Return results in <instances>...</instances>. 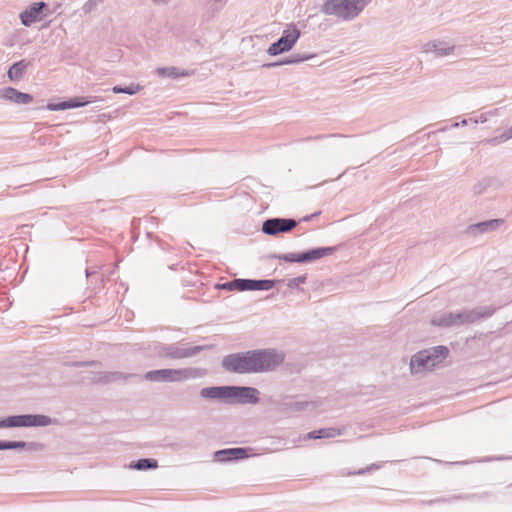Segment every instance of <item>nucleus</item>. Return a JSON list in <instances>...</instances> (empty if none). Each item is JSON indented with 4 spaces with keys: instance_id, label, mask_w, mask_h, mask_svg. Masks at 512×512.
<instances>
[{
    "instance_id": "31",
    "label": "nucleus",
    "mask_w": 512,
    "mask_h": 512,
    "mask_svg": "<svg viewBox=\"0 0 512 512\" xmlns=\"http://www.w3.org/2000/svg\"><path fill=\"white\" fill-rule=\"evenodd\" d=\"M154 4L156 5H165L167 4L170 0H151Z\"/></svg>"
},
{
    "instance_id": "29",
    "label": "nucleus",
    "mask_w": 512,
    "mask_h": 512,
    "mask_svg": "<svg viewBox=\"0 0 512 512\" xmlns=\"http://www.w3.org/2000/svg\"><path fill=\"white\" fill-rule=\"evenodd\" d=\"M310 57H307V58H290V59H286L284 61H280V62H275V63H271L269 64L268 66L269 67H276V66H280V65H289V64H294V63H298L300 61H303L305 59H309Z\"/></svg>"
},
{
    "instance_id": "17",
    "label": "nucleus",
    "mask_w": 512,
    "mask_h": 512,
    "mask_svg": "<svg viewBox=\"0 0 512 512\" xmlns=\"http://www.w3.org/2000/svg\"><path fill=\"white\" fill-rule=\"evenodd\" d=\"M154 74L160 78L178 79L185 77L188 73L176 66L158 67L154 70Z\"/></svg>"
},
{
    "instance_id": "33",
    "label": "nucleus",
    "mask_w": 512,
    "mask_h": 512,
    "mask_svg": "<svg viewBox=\"0 0 512 512\" xmlns=\"http://www.w3.org/2000/svg\"><path fill=\"white\" fill-rule=\"evenodd\" d=\"M486 121V118L482 115L479 119H476L474 122L477 124L478 122L484 123Z\"/></svg>"
},
{
    "instance_id": "2",
    "label": "nucleus",
    "mask_w": 512,
    "mask_h": 512,
    "mask_svg": "<svg viewBox=\"0 0 512 512\" xmlns=\"http://www.w3.org/2000/svg\"><path fill=\"white\" fill-rule=\"evenodd\" d=\"M448 355V349L444 346L434 347L431 350H424L417 353L410 362V368L413 373H419L431 370Z\"/></svg>"
},
{
    "instance_id": "15",
    "label": "nucleus",
    "mask_w": 512,
    "mask_h": 512,
    "mask_svg": "<svg viewBox=\"0 0 512 512\" xmlns=\"http://www.w3.org/2000/svg\"><path fill=\"white\" fill-rule=\"evenodd\" d=\"M502 224V220L493 219L484 222H479L476 224H472L467 228V232L471 235H478L487 232L494 231L499 228Z\"/></svg>"
},
{
    "instance_id": "8",
    "label": "nucleus",
    "mask_w": 512,
    "mask_h": 512,
    "mask_svg": "<svg viewBox=\"0 0 512 512\" xmlns=\"http://www.w3.org/2000/svg\"><path fill=\"white\" fill-rule=\"evenodd\" d=\"M454 51L455 45L448 40L434 39L421 45L423 54H431L436 58L449 57L454 54Z\"/></svg>"
},
{
    "instance_id": "27",
    "label": "nucleus",
    "mask_w": 512,
    "mask_h": 512,
    "mask_svg": "<svg viewBox=\"0 0 512 512\" xmlns=\"http://www.w3.org/2000/svg\"><path fill=\"white\" fill-rule=\"evenodd\" d=\"M23 64L22 62H17L12 65V67L8 71L9 77L12 79L14 76H19L22 73Z\"/></svg>"
},
{
    "instance_id": "20",
    "label": "nucleus",
    "mask_w": 512,
    "mask_h": 512,
    "mask_svg": "<svg viewBox=\"0 0 512 512\" xmlns=\"http://www.w3.org/2000/svg\"><path fill=\"white\" fill-rule=\"evenodd\" d=\"M228 388L229 387L204 388L201 391V395L206 398L228 397Z\"/></svg>"
},
{
    "instance_id": "14",
    "label": "nucleus",
    "mask_w": 512,
    "mask_h": 512,
    "mask_svg": "<svg viewBox=\"0 0 512 512\" xmlns=\"http://www.w3.org/2000/svg\"><path fill=\"white\" fill-rule=\"evenodd\" d=\"M0 98L17 104H30L33 101V97L30 94L19 92L12 87L1 89Z\"/></svg>"
},
{
    "instance_id": "30",
    "label": "nucleus",
    "mask_w": 512,
    "mask_h": 512,
    "mask_svg": "<svg viewBox=\"0 0 512 512\" xmlns=\"http://www.w3.org/2000/svg\"><path fill=\"white\" fill-rule=\"evenodd\" d=\"M473 190L475 193H482L483 187H482L481 183L474 185Z\"/></svg>"
},
{
    "instance_id": "3",
    "label": "nucleus",
    "mask_w": 512,
    "mask_h": 512,
    "mask_svg": "<svg viewBox=\"0 0 512 512\" xmlns=\"http://www.w3.org/2000/svg\"><path fill=\"white\" fill-rule=\"evenodd\" d=\"M301 37V31L296 24L290 23L283 29L280 38L272 43L268 49L269 56H278L290 52Z\"/></svg>"
},
{
    "instance_id": "16",
    "label": "nucleus",
    "mask_w": 512,
    "mask_h": 512,
    "mask_svg": "<svg viewBox=\"0 0 512 512\" xmlns=\"http://www.w3.org/2000/svg\"><path fill=\"white\" fill-rule=\"evenodd\" d=\"M495 308L492 306H478L466 314H457L455 320H460L462 317L466 319H479L490 318L493 316Z\"/></svg>"
},
{
    "instance_id": "5",
    "label": "nucleus",
    "mask_w": 512,
    "mask_h": 512,
    "mask_svg": "<svg viewBox=\"0 0 512 512\" xmlns=\"http://www.w3.org/2000/svg\"><path fill=\"white\" fill-rule=\"evenodd\" d=\"M255 373L272 370L284 361V355L275 350L253 351Z\"/></svg>"
},
{
    "instance_id": "26",
    "label": "nucleus",
    "mask_w": 512,
    "mask_h": 512,
    "mask_svg": "<svg viewBox=\"0 0 512 512\" xmlns=\"http://www.w3.org/2000/svg\"><path fill=\"white\" fill-rule=\"evenodd\" d=\"M82 99L83 98H73V99L68 100L67 101V105H69L68 109L83 107L90 103V101H83Z\"/></svg>"
},
{
    "instance_id": "23",
    "label": "nucleus",
    "mask_w": 512,
    "mask_h": 512,
    "mask_svg": "<svg viewBox=\"0 0 512 512\" xmlns=\"http://www.w3.org/2000/svg\"><path fill=\"white\" fill-rule=\"evenodd\" d=\"M512 138V125L507 128L500 136L491 140L492 143L498 144L508 141Z\"/></svg>"
},
{
    "instance_id": "22",
    "label": "nucleus",
    "mask_w": 512,
    "mask_h": 512,
    "mask_svg": "<svg viewBox=\"0 0 512 512\" xmlns=\"http://www.w3.org/2000/svg\"><path fill=\"white\" fill-rule=\"evenodd\" d=\"M141 90H142L141 85L134 84V83L130 84L129 86L124 87V88H122L121 86H114L112 88V92L115 94L125 93V94H129V95H135L138 92H140Z\"/></svg>"
},
{
    "instance_id": "4",
    "label": "nucleus",
    "mask_w": 512,
    "mask_h": 512,
    "mask_svg": "<svg viewBox=\"0 0 512 512\" xmlns=\"http://www.w3.org/2000/svg\"><path fill=\"white\" fill-rule=\"evenodd\" d=\"M223 367L234 373H255L253 351L226 356L222 361Z\"/></svg>"
},
{
    "instance_id": "6",
    "label": "nucleus",
    "mask_w": 512,
    "mask_h": 512,
    "mask_svg": "<svg viewBox=\"0 0 512 512\" xmlns=\"http://www.w3.org/2000/svg\"><path fill=\"white\" fill-rule=\"evenodd\" d=\"M50 14L51 11L45 2H32L19 14V20L24 27H31Z\"/></svg>"
},
{
    "instance_id": "32",
    "label": "nucleus",
    "mask_w": 512,
    "mask_h": 512,
    "mask_svg": "<svg viewBox=\"0 0 512 512\" xmlns=\"http://www.w3.org/2000/svg\"><path fill=\"white\" fill-rule=\"evenodd\" d=\"M467 124V120L466 119H463L460 123L456 122L453 124V127H459V126H464Z\"/></svg>"
},
{
    "instance_id": "10",
    "label": "nucleus",
    "mask_w": 512,
    "mask_h": 512,
    "mask_svg": "<svg viewBox=\"0 0 512 512\" xmlns=\"http://www.w3.org/2000/svg\"><path fill=\"white\" fill-rule=\"evenodd\" d=\"M334 251V247H321L303 253H289L284 256V259L289 262H313L332 255Z\"/></svg>"
},
{
    "instance_id": "19",
    "label": "nucleus",
    "mask_w": 512,
    "mask_h": 512,
    "mask_svg": "<svg viewBox=\"0 0 512 512\" xmlns=\"http://www.w3.org/2000/svg\"><path fill=\"white\" fill-rule=\"evenodd\" d=\"M342 434L339 428H323L308 433V439L333 438Z\"/></svg>"
},
{
    "instance_id": "9",
    "label": "nucleus",
    "mask_w": 512,
    "mask_h": 512,
    "mask_svg": "<svg viewBox=\"0 0 512 512\" xmlns=\"http://www.w3.org/2000/svg\"><path fill=\"white\" fill-rule=\"evenodd\" d=\"M190 372L187 369H161L149 371L145 378L155 382H175L189 378Z\"/></svg>"
},
{
    "instance_id": "25",
    "label": "nucleus",
    "mask_w": 512,
    "mask_h": 512,
    "mask_svg": "<svg viewBox=\"0 0 512 512\" xmlns=\"http://www.w3.org/2000/svg\"><path fill=\"white\" fill-rule=\"evenodd\" d=\"M26 443L23 441L18 442H0V450L4 449H14V448H24Z\"/></svg>"
},
{
    "instance_id": "13",
    "label": "nucleus",
    "mask_w": 512,
    "mask_h": 512,
    "mask_svg": "<svg viewBox=\"0 0 512 512\" xmlns=\"http://www.w3.org/2000/svg\"><path fill=\"white\" fill-rule=\"evenodd\" d=\"M259 392L252 387H230L228 397L239 399L241 402L257 403Z\"/></svg>"
},
{
    "instance_id": "18",
    "label": "nucleus",
    "mask_w": 512,
    "mask_h": 512,
    "mask_svg": "<svg viewBox=\"0 0 512 512\" xmlns=\"http://www.w3.org/2000/svg\"><path fill=\"white\" fill-rule=\"evenodd\" d=\"M218 460L227 461L232 459H241L246 457V452L242 448L226 449L216 453Z\"/></svg>"
},
{
    "instance_id": "12",
    "label": "nucleus",
    "mask_w": 512,
    "mask_h": 512,
    "mask_svg": "<svg viewBox=\"0 0 512 512\" xmlns=\"http://www.w3.org/2000/svg\"><path fill=\"white\" fill-rule=\"evenodd\" d=\"M296 224L293 219L272 218L263 223L262 231L268 235H277L292 230Z\"/></svg>"
},
{
    "instance_id": "21",
    "label": "nucleus",
    "mask_w": 512,
    "mask_h": 512,
    "mask_svg": "<svg viewBox=\"0 0 512 512\" xmlns=\"http://www.w3.org/2000/svg\"><path fill=\"white\" fill-rule=\"evenodd\" d=\"M200 350H202L201 346H195L186 349H176L175 351L169 353V355L173 358H187L197 354Z\"/></svg>"
},
{
    "instance_id": "24",
    "label": "nucleus",
    "mask_w": 512,
    "mask_h": 512,
    "mask_svg": "<svg viewBox=\"0 0 512 512\" xmlns=\"http://www.w3.org/2000/svg\"><path fill=\"white\" fill-rule=\"evenodd\" d=\"M137 469L143 470L148 468H156L157 461L152 459H141L135 466Z\"/></svg>"
},
{
    "instance_id": "7",
    "label": "nucleus",
    "mask_w": 512,
    "mask_h": 512,
    "mask_svg": "<svg viewBox=\"0 0 512 512\" xmlns=\"http://www.w3.org/2000/svg\"><path fill=\"white\" fill-rule=\"evenodd\" d=\"M50 422L44 415H18L0 420V428L47 426Z\"/></svg>"
},
{
    "instance_id": "28",
    "label": "nucleus",
    "mask_w": 512,
    "mask_h": 512,
    "mask_svg": "<svg viewBox=\"0 0 512 512\" xmlns=\"http://www.w3.org/2000/svg\"><path fill=\"white\" fill-rule=\"evenodd\" d=\"M69 105H67V101H63L60 103H49L47 104L46 108L49 111H60V110H67Z\"/></svg>"
},
{
    "instance_id": "1",
    "label": "nucleus",
    "mask_w": 512,
    "mask_h": 512,
    "mask_svg": "<svg viewBox=\"0 0 512 512\" xmlns=\"http://www.w3.org/2000/svg\"><path fill=\"white\" fill-rule=\"evenodd\" d=\"M370 0H327L322 6L326 15L351 20L358 16Z\"/></svg>"
},
{
    "instance_id": "11",
    "label": "nucleus",
    "mask_w": 512,
    "mask_h": 512,
    "mask_svg": "<svg viewBox=\"0 0 512 512\" xmlns=\"http://www.w3.org/2000/svg\"><path fill=\"white\" fill-rule=\"evenodd\" d=\"M274 286L272 280H248V279H236L224 285V287L239 291H256V290H270Z\"/></svg>"
}]
</instances>
